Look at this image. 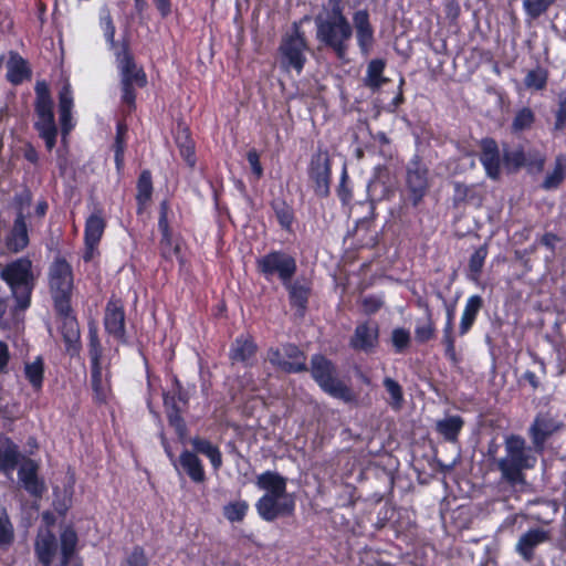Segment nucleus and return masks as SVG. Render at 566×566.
Listing matches in <instances>:
<instances>
[{"mask_svg":"<svg viewBox=\"0 0 566 566\" xmlns=\"http://www.w3.org/2000/svg\"><path fill=\"white\" fill-rule=\"evenodd\" d=\"M504 455L496 460L501 482L515 491H524L527 486L524 472L534 469L537 463L534 447H528L523 437L511 434L504 439Z\"/></svg>","mask_w":566,"mask_h":566,"instance_id":"1","label":"nucleus"},{"mask_svg":"<svg viewBox=\"0 0 566 566\" xmlns=\"http://www.w3.org/2000/svg\"><path fill=\"white\" fill-rule=\"evenodd\" d=\"M0 279L10 290L13 300L11 315L18 317L31 306V297L35 287L36 276L33 263L29 258H19L2 266Z\"/></svg>","mask_w":566,"mask_h":566,"instance_id":"2","label":"nucleus"},{"mask_svg":"<svg viewBox=\"0 0 566 566\" xmlns=\"http://www.w3.org/2000/svg\"><path fill=\"white\" fill-rule=\"evenodd\" d=\"M316 39L325 46L332 49L337 57L344 59L347 54L353 27L345 15H324L315 18Z\"/></svg>","mask_w":566,"mask_h":566,"instance_id":"3","label":"nucleus"},{"mask_svg":"<svg viewBox=\"0 0 566 566\" xmlns=\"http://www.w3.org/2000/svg\"><path fill=\"white\" fill-rule=\"evenodd\" d=\"M34 91V108L36 114L34 126L40 137L44 139L48 150H52L55 146L57 127L54 119L53 101L51 98L50 88L45 81H38Z\"/></svg>","mask_w":566,"mask_h":566,"instance_id":"4","label":"nucleus"},{"mask_svg":"<svg viewBox=\"0 0 566 566\" xmlns=\"http://www.w3.org/2000/svg\"><path fill=\"white\" fill-rule=\"evenodd\" d=\"M312 377L318 386L329 396L344 402H352L356 396L353 390L336 377L335 366L322 355H314L311 359Z\"/></svg>","mask_w":566,"mask_h":566,"instance_id":"5","label":"nucleus"},{"mask_svg":"<svg viewBox=\"0 0 566 566\" xmlns=\"http://www.w3.org/2000/svg\"><path fill=\"white\" fill-rule=\"evenodd\" d=\"M308 45L298 23H293L291 32L282 36L279 46V63L284 71L294 70L300 74L306 62Z\"/></svg>","mask_w":566,"mask_h":566,"instance_id":"6","label":"nucleus"},{"mask_svg":"<svg viewBox=\"0 0 566 566\" xmlns=\"http://www.w3.org/2000/svg\"><path fill=\"white\" fill-rule=\"evenodd\" d=\"M116 61L120 73L123 102L133 106L136 99L135 86L144 87L146 85V74L137 67L126 45L116 52Z\"/></svg>","mask_w":566,"mask_h":566,"instance_id":"7","label":"nucleus"},{"mask_svg":"<svg viewBox=\"0 0 566 566\" xmlns=\"http://www.w3.org/2000/svg\"><path fill=\"white\" fill-rule=\"evenodd\" d=\"M49 284L56 311H66L73 287L71 265L64 259H56L49 270Z\"/></svg>","mask_w":566,"mask_h":566,"instance_id":"8","label":"nucleus"},{"mask_svg":"<svg viewBox=\"0 0 566 566\" xmlns=\"http://www.w3.org/2000/svg\"><path fill=\"white\" fill-rule=\"evenodd\" d=\"M259 271L266 277L271 279L277 275L283 284H287L296 272L295 260L283 252H271L260 258L258 261Z\"/></svg>","mask_w":566,"mask_h":566,"instance_id":"9","label":"nucleus"},{"mask_svg":"<svg viewBox=\"0 0 566 566\" xmlns=\"http://www.w3.org/2000/svg\"><path fill=\"white\" fill-rule=\"evenodd\" d=\"M255 509L262 520L273 522L291 515L295 510V501L289 493L263 494L255 503Z\"/></svg>","mask_w":566,"mask_h":566,"instance_id":"10","label":"nucleus"},{"mask_svg":"<svg viewBox=\"0 0 566 566\" xmlns=\"http://www.w3.org/2000/svg\"><path fill=\"white\" fill-rule=\"evenodd\" d=\"M268 360L285 373L306 370V357L295 345L285 344L281 348H270Z\"/></svg>","mask_w":566,"mask_h":566,"instance_id":"11","label":"nucleus"},{"mask_svg":"<svg viewBox=\"0 0 566 566\" xmlns=\"http://www.w3.org/2000/svg\"><path fill=\"white\" fill-rule=\"evenodd\" d=\"M429 169L418 156H415L407 165L406 169V186L409 191V197L417 206L429 188Z\"/></svg>","mask_w":566,"mask_h":566,"instance_id":"12","label":"nucleus"},{"mask_svg":"<svg viewBox=\"0 0 566 566\" xmlns=\"http://www.w3.org/2000/svg\"><path fill=\"white\" fill-rule=\"evenodd\" d=\"M57 324L62 338L65 344V350L70 356H76L81 349V335L78 323L74 315L71 313L70 304L66 305V311H56Z\"/></svg>","mask_w":566,"mask_h":566,"instance_id":"13","label":"nucleus"},{"mask_svg":"<svg viewBox=\"0 0 566 566\" xmlns=\"http://www.w3.org/2000/svg\"><path fill=\"white\" fill-rule=\"evenodd\" d=\"M552 532L544 527H532L524 532L515 544L516 554L525 562L530 563L534 559L535 549L551 542Z\"/></svg>","mask_w":566,"mask_h":566,"instance_id":"14","label":"nucleus"},{"mask_svg":"<svg viewBox=\"0 0 566 566\" xmlns=\"http://www.w3.org/2000/svg\"><path fill=\"white\" fill-rule=\"evenodd\" d=\"M310 178L314 184V191L318 197H327L331 182V161L327 153H317L312 157Z\"/></svg>","mask_w":566,"mask_h":566,"instance_id":"15","label":"nucleus"},{"mask_svg":"<svg viewBox=\"0 0 566 566\" xmlns=\"http://www.w3.org/2000/svg\"><path fill=\"white\" fill-rule=\"evenodd\" d=\"M563 423L548 415H538L535 417L528 429L534 450L541 453L544 450L546 440L562 428Z\"/></svg>","mask_w":566,"mask_h":566,"instance_id":"16","label":"nucleus"},{"mask_svg":"<svg viewBox=\"0 0 566 566\" xmlns=\"http://www.w3.org/2000/svg\"><path fill=\"white\" fill-rule=\"evenodd\" d=\"M106 227V221L101 210L94 211L85 222V252L83 259L87 262L94 256L95 249L99 243Z\"/></svg>","mask_w":566,"mask_h":566,"instance_id":"17","label":"nucleus"},{"mask_svg":"<svg viewBox=\"0 0 566 566\" xmlns=\"http://www.w3.org/2000/svg\"><path fill=\"white\" fill-rule=\"evenodd\" d=\"M104 326L108 335L125 343V311L123 304L117 300H111L105 308Z\"/></svg>","mask_w":566,"mask_h":566,"instance_id":"18","label":"nucleus"},{"mask_svg":"<svg viewBox=\"0 0 566 566\" xmlns=\"http://www.w3.org/2000/svg\"><path fill=\"white\" fill-rule=\"evenodd\" d=\"M353 24L356 34L357 45L364 56H367L374 46V28L369 20L367 10H357L353 14Z\"/></svg>","mask_w":566,"mask_h":566,"instance_id":"19","label":"nucleus"},{"mask_svg":"<svg viewBox=\"0 0 566 566\" xmlns=\"http://www.w3.org/2000/svg\"><path fill=\"white\" fill-rule=\"evenodd\" d=\"M39 464L32 459H24L20 464L18 476L23 489L34 496L42 495L44 483L38 476Z\"/></svg>","mask_w":566,"mask_h":566,"instance_id":"20","label":"nucleus"},{"mask_svg":"<svg viewBox=\"0 0 566 566\" xmlns=\"http://www.w3.org/2000/svg\"><path fill=\"white\" fill-rule=\"evenodd\" d=\"M56 551L57 543L53 532L48 526L40 528L34 543V552L39 562L43 566H51Z\"/></svg>","mask_w":566,"mask_h":566,"instance_id":"21","label":"nucleus"},{"mask_svg":"<svg viewBox=\"0 0 566 566\" xmlns=\"http://www.w3.org/2000/svg\"><path fill=\"white\" fill-rule=\"evenodd\" d=\"M394 186L389 170L386 167H377L374 178L367 186L368 196L376 201L387 199L394 192Z\"/></svg>","mask_w":566,"mask_h":566,"instance_id":"22","label":"nucleus"},{"mask_svg":"<svg viewBox=\"0 0 566 566\" xmlns=\"http://www.w3.org/2000/svg\"><path fill=\"white\" fill-rule=\"evenodd\" d=\"M174 467L179 474L184 472L195 483H203L206 481L202 461L196 453L189 450H185L180 453L178 462H174Z\"/></svg>","mask_w":566,"mask_h":566,"instance_id":"23","label":"nucleus"},{"mask_svg":"<svg viewBox=\"0 0 566 566\" xmlns=\"http://www.w3.org/2000/svg\"><path fill=\"white\" fill-rule=\"evenodd\" d=\"M74 97L71 84L65 81L59 92V115L62 134L65 137L74 127L72 122V109Z\"/></svg>","mask_w":566,"mask_h":566,"instance_id":"24","label":"nucleus"},{"mask_svg":"<svg viewBox=\"0 0 566 566\" xmlns=\"http://www.w3.org/2000/svg\"><path fill=\"white\" fill-rule=\"evenodd\" d=\"M378 325L373 322L359 324L350 339V345L355 349L368 352L378 343Z\"/></svg>","mask_w":566,"mask_h":566,"instance_id":"25","label":"nucleus"},{"mask_svg":"<svg viewBox=\"0 0 566 566\" xmlns=\"http://www.w3.org/2000/svg\"><path fill=\"white\" fill-rule=\"evenodd\" d=\"M29 245V233L25 216L15 217L13 226L6 238V247L12 253H19Z\"/></svg>","mask_w":566,"mask_h":566,"instance_id":"26","label":"nucleus"},{"mask_svg":"<svg viewBox=\"0 0 566 566\" xmlns=\"http://www.w3.org/2000/svg\"><path fill=\"white\" fill-rule=\"evenodd\" d=\"M480 160L486 171V175L496 179L501 171V158L496 143L493 139H483L481 143Z\"/></svg>","mask_w":566,"mask_h":566,"instance_id":"27","label":"nucleus"},{"mask_svg":"<svg viewBox=\"0 0 566 566\" xmlns=\"http://www.w3.org/2000/svg\"><path fill=\"white\" fill-rule=\"evenodd\" d=\"M255 353L256 345L254 340L248 335H241L232 343L229 357L232 364L240 363L248 366L251 364Z\"/></svg>","mask_w":566,"mask_h":566,"instance_id":"28","label":"nucleus"},{"mask_svg":"<svg viewBox=\"0 0 566 566\" xmlns=\"http://www.w3.org/2000/svg\"><path fill=\"white\" fill-rule=\"evenodd\" d=\"M18 446L9 438L0 437V472L11 476L20 461Z\"/></svg>","mask_w":566,"mask_h":566,"instance_id":"29","label":"nucleus"},{"mask_svg":"<svg viewBox=\"0 0 566 566\" xmlns=\"http://www.w3.org/2000/svg\"><path fill=\"white\" fill-rule=\"evenodd\" d=\"M30 77L31 70L28 62L20 54L11 51L7 62V80L13 85H19Z\"/></svg>","mask_w":566,"mask_h":566,"instance_id":"30","label":"nucleus"},{"mask_svg":"<svg viewBox=\"0 0 566 566\" xmlns=\"http://www.w3.org/2000/svg\"><path fill=\"white\" fill-rule=\"evenodd\" d=\"M256 486L265 491L264 494H284L286 492V479L277 472L265 471L258 475Z\"/></svg>","mask_w":566,"mask_h":566,"instance_id":"31","label":"nucleus"},{"mask_svg":"<svg viewBox=\"0 0 566 566\" xmlns=\"http://www.w3.org/2000/svg\"><path fill=\"white\" fill-rule=\"evenodd\" d=\"M482 305L483 300L480 295H472L467 300L459 325L460 336H464L471 329Z\"/></svg>","mask_w":566,"mask_h":566,"instance_id":"32","label":"nucleus"},{"mask_svg":"<svg viewBox=\"0 0 566 566\" xmlns=\"http://www.w3.org/2000/svg\"><path fill=\"white\" fill-rule=\"evenodd\" d=\"M566 178V154H558L554 159L553 168L546 174L542 188L545 190L557 189Z\"/></svg>","mask_w":566,"mask_h":566,"instance_id":"33","label":"nucleus"},{"mask_svg":"<svg viewBox=\"0 0 566 566\" xmlns=\"http://www.w3.org/2000/svg\"><path fill=\"white\" fill-rule=\"evenodd\" d=\"M464 424L460 416H449L436 423L437 432L448 442H455Z\"/></svg>","mask_w":566,"mask_h":566,"instance_id":"34","label":"nucleus"},{"mask_svg":"<svg viewBox=\"0 0 566 566\" xmlns=\"http://www.w3.org/2000/svg\"><path fill=\"white\" fill-rule=\"evenodd\" d=\"M385 65V61L381 59H375L368 63L364 78V83L367 87L378 90L388 82V78L382 75Z\"/></svg>","mask_w":566,"mask_h":566,"instance_id":"35","label":"nucleus"},{"mask_svg":"<svg viewBox=\"0 0 566 566\" xmlns=\"http://www.w3.org/2000/svg\"><path fill=\"white\" fill-rule=\"evenodd\" d=\"M191 444L196 452L206 455L210 460L214 470H219L222 467V454L217 446L201 438H193Z\"/></svg>","mask_w":566,"mask_h":566,"instance_id":"36","label":"nucleus"},{"mask_svg":"<svg viewBox=\"0 0 566 566\" xmlns=\"http://www.w3.org/2000/svg\"><path fill=\"white\" fill-rule=\"evenodd\" d=\"M453 319L454 308L449 307L447 310V321L443 327L442 344L446 347V356L453 363H457L458 358L455 353V339L453 335Z\"/></svg>","mask_w":566,"mask_h":566,"instance_id":"37","label":"nucleus"},{"mask_svg":"<svg viewBox=\"0 0 566 566\" xmlns=\"http://www.w3.org/2000/svg\"><path fill=\"white\" fill-rule=\"evenodd\" d=\"M24 375L34 390H40L43 384L44 364L41 357L31 363H25Z\"/></svg>","mask_w":566,"mask_h":566,"instance_id":"38","label":"nucleus"},{"mask_svg":"<svg viewBox=\"0 0 566 566\" xmlns=\"http://www.w3.org/2000/svg\"><path fill=\"white\" fill-rule=\"evenodd\" d=\"M77 544L76 533L72 528H65L61 534V562L60 566H67Z\"/></svg>","mask_w":566,"mask_h":566,"instance_id":"39","label":"nucleus"},{"mask_svg":"<svg viewBox=\"0 0 566 566\" xmlns=\"http://www.w3.org/2000/svg\"><path fill=\"white\" fill-rule=\"evenodd\" d=\"M557 0H523L522 7L527 21H534L545 14Z\"/></svg>","mask_w":566,"mask_h":566,"instance_id":"40","label":"nucleus"},{"mask_svg":"<svg viewBox=\"0 0 566 566\" xmlns=\"http://www.w3.org/2000/svg\"><path fill=\"white\" fill-rule=\"evenodd\" d=\"M153 195V181L151 175L148 170H144L137 181V195L136 200L142 211L145 205L150 200Z\"/></svg>","mask_w":566,"mask_h":566,"instance_id":"41","label":"nucleus"},{"mask_svg":"<svg viewBox=\"0 0 566 566\" xmlns=\"http://www.w3.org/2000/svg\"><path fill=\"white\" fill-rule=\"evenodd\" d=\"M88 356L91 358V368L102 367L101 358L103 348L98 338L97 327L94 324L88 325Z\"/></svg>","mask_w":566,"mask_h":566,"instance_id":"42","label":"nucleus"},{"mask_svg":"<svg viewBox=\"0 0 566 566\" xmlns=\"http://www.w3.org/2000/svg\"><path fill=\"white\" fill-rule=\"evenodd\" d=\"M486 256L488 248L485 244L478 248L470 256L468 276L471 281L476 282L480 279Z\"/></svg>","mask_w":566,"mask_h":566,"instance_id":"43","label":"nucleus"},{"mask_svg":"<svg viewBox=\"0 0 566 566\" xmlns=\"http://www.w3.org/2000/svg\"><path fill=\"white\" fill-rule=\"evenodd\" d=\"M548 80V72L547 70L537 66L536 69H533L528 71L524 78V85L528 90L533 91H542L546 87Z\"/></svg>","mask_w":566,"mask_h":566,"instance_id":"44","label":"nucleus"},{"mask_svg":"<svg viewBox=\"0 0 566 566\" xmlns=\"http://www.w3.org/2000/svg\"><path fill=\"white\" fill-rule=\"evenodd\" d=\"M436 333L434 323L431 318V312L427 308V317L424 321H418L415 328V337L419 343H426L433 338Z\"/></svg>","mask_w":566,"mask_h":566,"instance_id":"45","label":"nucleus"},{"mask_svg":"<svg viewBox=\"0 0 566 566\" xmlns=\"http://www.w3.org/2000/svg\"><path fill=\"white\" fill-rule=\"evenodd\" d=\"M284 285L289 290L291 303L304 308L308 297V289L298 282L292 283L291 281Z\"/></svg>","mask_w":566,"mask_h":566,"instance_id":"46","label":"nucleus"},{"mask_svg":"<svg viewBox=\"0 0 566 566\" xmlns=\"http://www.w3.org/2000/svg\"><path fill=\"white\" fill-rule=\"evenodd\" d=\"M534 120V112L530 107H523L516 113L512 123V129L514 132L528 129L533 125Z\"/></svg>","mask_w":566,"mask_h":566,"instance_id":"47","label":"nucleus"},{"mask_svg":"<svg viewBox=\"0 0 566 566\" xmlns=\"http://www.w3.org/2000/svg\"><path fill=\"white\" fill-rule=\"evenodd\" d=\"M249 505L245 501H235L223 507V514L230 522H240L244 518Z\"/></svg>","mask_w":566,"mask_h":566,"instance_id":"48","label":"nucleus"},{"mask_svg":"<svg viewBox=\"0 0 566 566\" xmlns=\"http://www.w3.org/2000/svg\"><path fill=\"white\" fill-rule=\"evenodd\" d=\"M566 127V91L557 94V109L555 111V123L553 130L560 133Z\"/></svg>","mask_w":566,"mask_h":566,"instance_id":"49","label":"nucleus"},{"mask_svg":"<svg viewBox=\"0 0 566 566\" xmlns=\"http://www.w3.org/2000/svg\"><path fill=\"white\" fill-rule=\"evenodd\" d=\"M91 382L96 400L105 401L108 389L102 380V367L91 368Z\"/></svg>","mask_w":566,"mask_h":566,"instance_id":"50","label":"nucleus"},{"mask_svg":"<svg viewBox=\"0 0 566 566\" xmlns=\"http://www.w3.org/2000/svg\"><path fill=\"white\" fill-rule=\"evenodd\" d=\"M14 538L13 526L6 512H0V547H8Z\"/></svg>","mask_w":566,"mask_h":566,"instance_id":"51","label":"nucleus"},{"mask_svg":"<svg viewBox=\"0 0 566 566\" xmlns=\"http://www.w3.org/2000/svg\"><path fill=\"white\" fill-rule=\"evenodd\" d=\"M384 386L388 394L390 395L391 407L395 409H399L403 401L401 386L396 380L389 377L384 379Z\"/></svg>","mask_w":566,"mask_h":566,"instance_id":"52","label":"nucleus"},{"mask_svg":"<svg viewBox=\"0 0 566 566\" xmlns=\"http://www.w3.org/2000/svg\"><path fill=\"white\" fill-rule=\"evenodd\" d=\"M546 158L537 150H531L526 154L525 166L532 172H541L544 169Z\"/></svg>","mask_w":566,"mask_h":566,"instance_id":"53","label":"nucleus"},{"mask_svg":"<svg viewBox=\"0 0 566 566\" xmlns=\"http://www.w3.org/2000/svg\"><path fill=\"white\" fill-rule=\"evenodd\" d=\"M391 338L396 350L402 352L410 343V333L405 328H395Z\"/></svg>","mask_w":566,"mask_h":566,"instance_id":"54","label":"nucleus"},{"mask_svg":"<svg viewBox=\"0 0 566 566\" xmlns=\"http://www.w3.org/2000/svg\"><path fill=\"white\" fill-rule=\"evenodd\" d=\"M526 154L522 149L506 151L504 155L505 164L514 169L525 166Z\"/></svg>","mask_w":566,"mask_h":566,"instance_id":"55","label":"nucleus"},{"mask_svg":"<svg viewBox=\"0 0 566 566\" xmlns=\"http://www.w3.org/2000/svg\"><path fill=\"white\" fill-rule=\"evenodd\" d=\"M180 154L185 158V160L188 163L190 167L195 166L196 158H195V148L193 144L190 139H188V136L185 135V142L180 143V137L177 138Z\"/></svg>","mask_w":566,"mask_h":566,"instance_id":"56","label":"nucleus"},{"mask_svg":"<svg viewBox=\"0 0 566 566\" xmlns=\"http://www.w3.org/2000/svg\"><path fill=\"white\" fill-rule=\"evenodd\" d=\"M31 193L29 191H22L17 193L13 198V206L17 210V216L22 214L25 216V210L29 209L31 205Z\"/></svg>","mask_w":566,"mask_h":566,"instance_id":"57","label":"nucleus"},{"mask_svg":"<svg viewBox=\"0 0 566 566\" xmlns=\"http://www.w3.org/2000/svg\"><path fill=\"white\" fill-rule=\"evenodd\" d=\"M160 249L165 258H171L172 255H176L179 251L178 245L174 244L170 234L163 235L160 241Z\"/></svg>","mask_w":566,"mask_h":566,"instance_id":"58","label":"nucleus"},{"mask_svg":"<svg viewBox=\"0 0 566 566\" xmlns=\"http://www.w3.org/2000/svg\"><path fill=\"white\" fill-rule=\"evenodd\" d=\"M147 560L144 551L140 547H135L126 559L124 566H146Z\"/></svg>","mask_w":566,"mask_h":566,"instance_id":"59","label":"nucleus"},{"mask_svg":"<svg viewBox=\"0 0 566 566\" xmlns=\"http://www.w3.org/2000/svg\"><path fill=\"white\" fill-rule=\"evenodd\" d=\"M247 159L250 164L251 170L254 174L256 179H260L263 175V168L260 163L259 154L255 149H252L248 153Z\"/></svg>","mask_w":566,"mask_h":566,"instance_id":"60","label":"nucleus"},{"mask_svg":"<svg viewBox=\"0 0 566 566\" xmlns=\"http://www.w3.org/2000/svg\"><path fill=\"white\" fill-rule=\"evenodd\" d=\"M382 301L376 296L365 297L363 301V308L366 314H374L379 311L382 306Z\"/></svg>","mask_w":566,"mask_h":566,"instance_id":"61","label":"nucleus"},{"mask_svg":"<svg viewBox=\"0 0 566 566\" xmlns=\"http://www.w3.org/2000/svg\"><path fill=\"white\" fill-rule=\"evenodd\" d=\"M327 8L324 15H345L343 0H327Z\"/></svg>","mask_w":566,"mask_h":566,"instance_id":"62","label":"nucleus"},{"mask_svg":"<svg viewBox=\"0 0 566 566\" xmlns=\"http://www.w3.org/2000/svg\"><path fill=\"white\" fill-rule=\"evenodd\" d=\"M276 216L282 227L289 228L292 223L293 216L287 207L276 209Z\"/></svg>","mask_w":566,"mask_h":566,"instance_id":"63","label":"nucleus"},{"mask_svg":"<svg viewBox=\"0 0 566 566\" xmlns=\"http://www.w3.org/2000/svg\"><path fill=\"white\" fill-rule=\"evenodd\" d=\"M169 422L175 427L176 431L181 436L185 431V423L177 411L169 413Z\"/></svg>","mask_w":566,"mask_h":566,"instance_id":"64","label":"nucleus"}]
</instances>
